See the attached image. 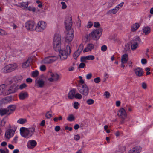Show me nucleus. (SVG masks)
Here are the masks:
<instances>
[{
    "mask_svg": "<svg viewBox=\"0 0 153 153\" xmlns=\"http://www.w3.org/2000/svg\"><path fill=\"white\" fill-rule=\"evenodd\" d=\"M66 33V42L68 43L64 50L61 49V37L59 33L57 32L55 34L53 40V48L56 51H59V57L62 60L67 59L70 54L71 44L70 42L72 41L74 37L73 29H67Z\"/></svg>",
    "mask_w": 153,
    "mask_h": 153,
    "instance_id": "nucleus-1",
    "label": "nucleus"
},
{
    "mask_svg": "<svg viewBox=\"0 0 153 153\" xmlns=\"http://www.w3.org/2000/svg\"><path fill=\"white\" fill-rule=\"evenodd\" d=\"M77 87V89L81 94L85 96L88 95L89 92V89L85 84L83 85H78Z\"/></svg>",
    "mask_w": 153,
    "mask_h": 153,
    "instance_id": "nucleus-2",
    "label": "nucleus"
},
{
    "mask_svg": "<svg viewBox=\"0 0 153 153\" xmlns=\"http://www.w3.org/2000/svg\"><path fill=\"white\" fill-rule=\"evenodd\" d=\"M101 29H94L91 33L89 34L90 36L95 40L98 39L102 34Z\"/></svg>",
    "mask_w": 153,
    "mask_h": 153,
    "instance_id": "nucleus-3",
    "label": "nucleus"
},
{
    "mask_svg": "<svg viewBox=\"0 0 153 153\" xmlns=\"http://www.w3.org/2000/svg\"><path fill=\"white\" fill-rule=\"evenodd\" d=\"M64 24L66 29L72 28L73 21L71 16L68 15L65 17Z\"/></svg>",
    "mask_w": 153,
    "mask_h": 153,
    "instance_id": "nucleus-4",
    "label": "nucleus"
},
{
    "mask_svg": "<svg viewBox=\"0 0 153 153\" xmlns=\"http://www.w3.org/2000/svg\"><path fill=\"white\" fill-rule=\"evenodd\" d=\"M17 67V65L16 64H9L5 66L2 70L4 73L10 72L15 70Z\"/></svg>",
    "mask_w": 153,
    "mask_h": 153,
    "instance_id": "nucleus-5",
    "label": "nucleus"
},
{
    "mask_svg": "<svg viewBox=\"0 0 153 153\" xmlns=\"http://www.w3.org/2000/svg\"><path fill=\"white\" fill-rule=\"evenodd\" d=\"M48 74L51 77L48 79V80L50 82L57 81L59 79V76L58 74L56 73H53L51 71H49Z\"/></svg>",
    "mask_w": 153,
    "mask_h": 153,
    "instance_id": "nucleus-6",
    "label": "nucleus"
},
{
    "mask_svg": "<svg viewBox=\"0 0 153 153\" xmlns=\"http://www.w3.org/2000/svg\"><path fill=\"white\" fill-rule=\"evenodd\" d=\"M33 57H30L28 58L27 60L22 64V67L23 68H25L29 67L31 65V62L32 61Z\"/></svg>",
    "mask_w": 153,
    "mask_h": 153,
    "instance_id": "nucleus-7",
    "label": "nucleus"
},
{
    "mask_svg": "<svg viewBox=\"0 0 153 153\" xmlns=\"http://www.w3.org/2000/svg\"><path fill=\"white\" fill-rule=\"evenodd\" d=\"M37 142L35 140H30L28 141L27 143V146L28 148L31 149L36 146Z\"/></svg>",
    "mask_w": 153,
    "mask_h": 153,
    "instance_id": "nucleus-8",
    "label": "nucleus"
},
{
    "mask_svg": "<svg viewBox=\"0 0 153 153\" xmlns=\"http://www.w3.org/2000/svg\"><path fill=\"white\" fill-rule=\"evenodd\" d=\"M35 25V23L33 21H28L25 24V27L28 29H33Z\"/></svg>",
    "mask_w": 153,
    "mask_h": 153,
    "instance_id": "nucleus-9",
    "label": "nucleus"
},
{
    "mask_svg": "<svg viewBox=\"0 0 153 153\" xmlns=\"http://www.w3.org/2000/svg\"><path fill=\"white\" fill-rule=\"evenodd\" d=\"M45 85V81L42 79L39 78L36 80L35 85L38 88H42Z\"/></svg>",
    "mask_w": 153,
    "mask_h": 153,
    "instance_id": "nucleus-10",
    "label": "nucleus"
},
{
    "mask_svg": "<svg viewBox=\"0 0 153 153\" xmlns=\"http://www.w3.org/2000/svg\"><path fill=\"white\" fill-rule=\"evenodd\" d=\"M118 115L123 119H124L127 116V114L125 110L123 108H121L117 114Z\"/></svg>",
    "mask_w": 153,
    "mask_h": 153,
    "instance_id": "nucleus-11",
    "label": "nucleus"
},
{
    "mask_svg": "<svg viewBox=\"0 0 153 153\" xmlns=\"http://www.w3.org/2000/svg\"><path fill=\"white\" fill-rule=\"evenodd\" d=\"M18 90V85H12L8 90L9 94H11L15 92Z\"/></svg>",
    "mask_w": 153,
    "mask_h": 153,
    "instance_id": "nucleus-12",
    "label": "nucleus"
},
{
    "mask_svg": "<svg viewBox=\"0 0 153 153\" xmlns=\"http://www.w3.org/2000/svg\"><path fill=\"white\" fill-rule=\"evenodd\" d=\"M142 148L139 146H136L131 149L128 153H139L141 151Z\"/></svg>",
    "mask_w": 153,
    "mask_h": 153,
    "instance_id": "nucleus-13",
    "label": "nucleus"
},
{
    "mask_svg": "<svg viewBox=\"0 0 153 153\" xmlns=\"http://www.w3.org/2000/svg\"><path fill=\"white\" fill-rule=\"evenodd\" d=\"M28 94L27 92L22 91L19 94V97L21 100H24L28 98Z\"/></svg>",
    "mask_w": 153,
    "mask_h": 153,
    "instance_id": "nucleus-14",
    "label": "nucleus"
},
{
    "mask_svg": "<svg viewBox=\"0 0 153 153\" xmlns=\"http://www.w3.org/2000/svg\"><path fill=\"white\" fill-rule=\"evenodd\" d=\"M15 131L12 129H10L6 131L5 134L6 137L7 138H10L13 136Z\"/></svg>",
    "mask_w": 153,
    "mask_h": 153,
    "instance_id": "nucleus-15",
    "label": "nucleus"
},
{
    "mask_svg": "<svg viewBox=\"0 0 153 153\" xmlns=\"http://www.w3.org/2000/svg\"><path fill=\"white\" fill-rule=\"evenodd\" d=\"M94 45L92 43H89L88 44L87 46L84 50V52H88L91 51L94 49Z\"/></svg>",
    "mask_w": 153,
    "mask_h": 153,
    "instance_id": "nucleus-16",
    "label": "nucleus"
},
{
    "mask_svg": "<svg viewBox=\"0 0 153 153\" xmlns=\"http://www.w3.org/2000/svg\"><path fill=\"white\" fill-rule=\"evenodd\" d=\"M46 25L45 22L43 21H40L38 23L35 29L36 28L44 29L46 27Z\"/></svg>",
    "mask_w": 153,
    "mask_h": 153,
    "instance_id": "nucleus-17",
    "label": "nucleus"
},
{
    "mask_svg": "<svg viewBox=\"0 0 153 153\" xmlns=\"http://www.w3.org/2000/svg\"><path fill=\"white\" fill-rule=\"evenodd\" d=\"M54 61L52 58L48 57L45 58L43 60V62L45 64H50L53 62Z\"/></svg>",
    "mask_w": 153,
    "mask_h": 153,
    "instance_id": "nucleus-18",
    "label": "nucleus"
},
{
    "mask_svg": "<svg viewBox=\"0 0 153 153\" xmlns=\"http://www.w3.org/2000/svg\"><path fill=\"white\" fill-rule=\"evenodd\" d=\"M10 114V113L8 109H0V115L2 116L4 115H8Z\"/></svg>",
    "mask_w": 153,
    "mask_h": 153,
    "instance_id": "nucleus-19",
    "label": "nucleus"
},
{
    "mask_svg": "<svg viewBox=\"0 0 153 153\" xmlns=\"http://www.w3.org/2000/svg\"><path fill=\"white\" fill-rule=\"evenodd\" d=\"M136 74L138 76H141L143 75V71L142 68H137L135 70Z\"/></svg>",
    "mask_w": 153,
    "mask_h": 153,
    "instance_id": "nucleus-20",
    "label": "nucleus"
},
{
    "mask_svg": "<svg viewBox=\"0 0 153 153\" xmlns=\"http://www.w3.org/2000/svg\"><path fill=\"white\" fill-rule=\"evenodd\" d=\"M75 95V90L73 89L71 90L68 94V98L70 99H73L74 98Z\"/></svg>",
    "mask_w": 153,
    "mask_h": 153,
    "instance_id": "nucleus-21",
    "label": "nucleus"
},
{
    "mask_svg": "<svg viewBox=\"0 0 153 153\" xmlns=\"http://www.w3.org/2000/svg\"><path fill=\"white\" fill-rule=\"evenodd\" d=\"M128 59L127 54H125L122 56L121 62L123 63H126Z\"/></svg>",
    "mask_w": 153,
    "mask_h": 153,
    "instance_id": "nucleus-22",
    "label": "nucleus"
},
{
    "mask_svg": "<svg viewBox=\"0 0 153 153\" xmlns=\"http://www.w3.org/2000/svg\"><path fill=\"white\" fill-rule=\"evenodd\" d=\"M31 134H30V132L27 129V128H26V131H25V132L24 134H22V136L25 138H27L32 136Z\"/></svg>",
    "mask_w": 153,
    "mask_h": 153,
    "instance_id": "nucleus-23",
    "label": "nucleus"
},
{
    "mask_svg": "<svg viewBox=\"0 0 153 153\" xmlns=\"http://www.w3.org/2000/svg\"><path fill=\"white\" fill-rule=\"evenodd\" d=\"M16 108V106L14 105H10L7 108L8 109L10 114L12 113L15 109Z\"/></svg>",
    "mask_w": 153,
    "mask_h": 153,
    "instance_id": "nucleus-24",
    "label": "nucleus"
},
{
    "mask_svg": "<svg viewBox=\"0 0 153 153\" xmlns=\"http://www.w3.org/2000/svg\"><path fill=\"white\" fill-rule=\"evenodd\" d=\"M19 4L20 5L19 6V7L22 8L23 9H24L26 10L27 7L28 5V2H22L19 3ZM16 6H17L16 5Z\"/></svg>",
    "mask_w": 153,
    "mask_h": 153,
    "instance_id": "nucleus-25",
    "label": "nucleus"
},
{
    "mask_svg": "<svg viewBox=\"0 0 153 153\" xmlns=\"http://www.w3.org/2000/svg\"><path fill=\"white\" fill-rule=\"evenodd\" d=\"M118 11V10L115 8L108 10L106 14L108 15H110L111 13L114 14H115Z\"/></svg>",
    "mask_w": 153,
    "mask_h": 153,
    "instance_id": "nucleus-26",
    "label": "nucleus"
},
{
    "mask_svg": "<svg viewBox=\"0 0 153 153\" xmlns=\"http://www.w3.org/2000/svg\"><path fill=\"white\" fill-rule=\"evenodd\" d=\"M27 121V119L25 118H20L17 121L18 123L23 124L26 123Z\"/></svg>",
    "mask_w": 153,
    "mask_h": 153,
    "instance_id": "nucleus-27",
    "label": "nucleus"
},
{
    "mask_svg": "<svg viewBox=\"0 0 153 153\" xmlns=\"http://www.w3.org/2000/svg\"><path fill=\"white\" fill-rule=\"evenodd\" d=\"M5 86L3 84L0 85V95L2 94L5 90Z\"/></svg>",
    "mask_w": 153,
    "mask_h": 153,
    "instance_id": "nucleus-28",
    "label": "nucleus"
},
{
    "mask_svg": "<svg viewBox=\"0 0 153 153\" xmlns=\"http://www.w3.org/2000/svg\"><path fill=\"white\" fill-rule=\"evenodd\" d=\"M27 129L30 132V134H31V135L32 136L35 132V128L33 126L31 127L27 128Z\"/></svg>",
    "mask_w": 153,
    "mask_h": 153,
    "instance_id": "nucleus-29",
    "label": "nucleus"
},
{
    "mask_svg": "<svg viewBox=\"0 0 153 153\" xmlns=\"http://www.w3.org/2000/svg\"><path fill=\"white\" fill-rule=\"evenodd\" d=\"M80 53H79L77 51H75L74 54L73 55L74 58L75 60H76L77 58L79 56Z\"/></svg>",
    "mask_w": 153,
    "mask_h": 153,
    "instance_id": "nucleus-30",
    "label": "nucleus"
},
{
    "mask_svg": "<svg viewBox=\"0 0 153 153\" xmlns=\"http://www.w3.org/2000/svg\"><path fill=\"white\" fill-rule=\"evenodd\" d=\"M74 117L72 114H70L69 115L67 118V120L71 122L73 121L74 119Z\"/></svg>",
    "mask_w": 153,
    "mask_h": 153,
    "instance_id": "nucleus-31",
    "label": "nucleus"
},
{
    "mask_svg": "<svg viewBox=\"0 0 153 153\" xmlns=\"http://www.w3.org/2000/svg\"><path fill=\"white\" fill-rule=\"evenodd\" d=\"M138 45L137 42H135L131 44V49L134 50H135L138 47Z\"/></svg>",
    "mask_w": 153,
    "mask_h": 153,
    "instance_id": "nucleus-32",
    "label": "nucleus"
},
{
    "mask_svg": "<svg viewBox=\"0 0 153 153\" xmlns=\"http://www.w3.org/2000/svg\"><path fill=\"white\" fill-rule=\"evenodd\" d=\"M86 102L88 105H91L94 103V101L92 99H89L87 100Z\"/></svg>",
    "mask_w": 153,
    "mask_h": 153,
    "instance_id": "nucleus-33",
    "label": "nucleus"
},
{
    "mask_svg": "<svg viewBox=\"0 0 153 153\" xmlns=\"http://www.w3.org/2000/svg\"><path fill=\"white\" fill-rule=\"evenodd\" d=\"M81 25V22L79 18H78V20L77 21L76 24L75 25V28H79L80 27Z\"/></svg>",
    "mask_w": 153,
    "mask_h": 153,
    "instance_id": "nucleus-34",
    "label": "nucleus"
},
{
    "mask_svg": "<svg viewBox=\"0 0 153 153\" xmlns=\"http://www.w3.org/2000/svg\"><path fill=\"white\" fill-rule=\"evenodd\" d=\"M27 85L25 83H22L19 86L18 85V89H20V90H22L24 88H25L26 87Z\"/></svg>",
    "mask_w": 153,
    "mask_h": 153,
    "instance_id": "nucleus-35",
    "label": "nucleus"
},
{
    "mask_svg": "<svg viewBox=\"0 0 153 153\" xmlns=\"http://www.w3.org/2000/svg\"><path fill=\"white\" fill-rule=\"evenodd\" d=\"M140 25V24L136 23L132 25L131 29H138Z\"/></svg>",
    "mask_w": 153,
    "mask_h": 153,
    "instance_id": "nucleus-36",
    "label": "nucleus"
},
{
    "mask_svg": "<svg viewBox=\"0 0 153 153\" xmlns=\"http://www.w3.org/2000/svg\"><path fill=\"white\" fill-rule=\"evenodd\" d=\"M87 60H93L94 59V56L93 55H88L85 57Z\"/></svg>",
    "mask_w": 153,
    "mask_h": 153,
    "instance_id": "nucleus-37",
    "label": "nucleus"
},
{
    "mask_svg": "<svg viewBox=\"0 0 153 153\" xmlns=\"http://www.w3.org/2000/svg\"><path fill=\"white\" fill-rule=\"evenodd\" d=\"M36 10V8L35 7L29 6L28 7H27L26 10L34 12Z\"/></svg>",
    "mask_w": 153,
    "mask_h": 153,
    "instance_id": "nucleus-38",
    "label": "nucleus"
},
{
    "mask_svg": "<svg viewBox=\"0 0 153 153\" xmlns=\"http://www.w3.org/2000/svg\"><path fill=\"white\" fill-rule=\"evenodd\" d=\"M26 128L24 127H22L20 129V132L21 135L22 136V135L24 134L26 131Z\"/></svg>",
    "mask_w": 153,
    "mask_h": 153,
    "instance_id": "nucleus-39",
    "label": "nucleus"
},
{
    "mask_svg": "<svg viewBox=\"0 0 153 153\" xmlns=\"http://www.w3.org/2000/svg\"><path fill=\"white\" fill-rule=\"evenodd\" d=\"M84 48V46L83 44H81L79 47L77 51H79V53H81L82 52Z\"/></svg>",
    "mask_w": 153,
    "mask_h": 153,
    "instance_id": "nucleus-40",
    "label": "nucleus"
},
{
    "mask_svg": "<svg viewBox=\"0 0 153 153\" xmlns=\"http://www.w3.org/2000/svg\"><path fill=\"white\" fill-rule=\"evenodd\" d=\"M94 26L96 28H99L100 27V25L98 22H94Z\"/></svg>",
    "mask_w": 153,
    "mask_h": 153,
    "instance_id": "nucleus-41",
    "label": "nucleus"
},
{
    "mask_svg": "<svg viewBox=\"0 0 153 153\" xmlns=\"http://www.w3.org/2000/svg\"><path fill=\"white\" fill-rule=\"evenodd\" d=\"M32 76L34 77L37 76L39 75V71L37 70L33 71L32 73Z\"/></svg>",
    "mask_w": 153,
    "mask_h": 153,
    "instance_id": "nucleus-42",
    "label": "nucleus"
},
{
    "mask_svg": "<svg viewBox=\"0 0 153 153\" xmlns=\"http://www.w3.org/2000/svg\"><path fill=\"white\" fill-rule=\"evenodd\" d=\"M75 98L79 99H80L82 98V96L80 94L77 93L75 94Z\"/></svg>",
    "mask_w": 153,
    "mask_h": 153,
    "instance_id": "nucleus-43",
    "label": "nucleus"
},
{
    "mask_svg": "<svg viewBox=\"0 0 153 153\" xmlns=\"http://www.w3.org/2000/svg\"><path fill=\"white\" fill-rule=\"evenodd\" d=\"M142 30L146 35L149 34L151 32L150 29H142Z\"/></svg>",
    "mask_w": 153,
    "mask_h": 153,
    "instance_id": "nucleus-44",
    "label": "nucleus"
},
{
    "mask_svg": "<svg viewBox=\"0 0 153 153\" xmlns=\"http://www.w3.org/2000/svg\"><path fill=\"white\" fill-rule=\"evenodd\" d=\"M93 25V23L92 22L89 21L88 22L86 27L88 28H91Z\"/></svg>",
    "mask_w": 153,
    "mask_h": 153,
    "instance_id": "nucleus-45",
    "label": "nucleus"
},
{
    "mask_svg": "<svg viewBox=\"0 0 153 153\" xmlns=\"http://www.w3.org/2000/svg\"><path fill=\"white\" fill-rule=\"evenodd\" d=\"M107 48V46L106 45H103L101 47V50L103 52H105L106 51Z\"/></svg>",
    "mask_w": 153,
    "mask_h": 153,
    "instance_id": "nucleus-46",
    "label": "nucleus"
},
{
    "mask_svg": "<svg viewBox=\"0 0 153 153\" xmlns=\"http://www.w3.org/2000/svg\"><path fill=\"white\" fill-rule=\"evenodd\" d=\"M79 105V104L78 102H74L73 105L74 108L76 109H77L78 108Z\"/></svg>",
    "mask_w": 153,
    "mask_h": 153,
    "instance_id": "nucleus-47",
    "label": "nucleus"
},
{
    "mask_svg": "<svg viewBox=\"0 0 153 153\" xmlns=\"http://www.w3.org/2000/svg\"><path fill=\"white\" fill-rule=\"evenodd\" d=\"M94 81L95 83H98L101 80L99 77H97L94 78Z\"/></svg>",
    "mask_w": 153,
    "mask_h": 153,
    "instance_id": "nucleus-48",
    "label": "nucleus"
},
{
    "mask_svg": "<svg viewBox=\"0 0 153 153\" xmlns=\"http://www.w3.org/2000/svg\"><path fill=\"white\" fill-rule=\"evenodd\" d=\"M61 4L62 5L61 8L62 9H65L67 8V6L64 2H62Z\"/></svg>",
    "mask_w": 153,
    "mask_h": 153,
    "instance_id": "nucleus-49",
    "label": "nucleus"
},
{
    "mask_svg": "<svg viewBox=\"0 0 153 153\" xmlns=\"http://www.w3.org/2000/svg\"><path fill=\"white\" fill-rule=\"evenodd\" d=\"M7 34V32L4 29H0V35H3Z\"/></svg>",
    "mask_w": 153,
    "mask_h": 153,
    "instance_id": "nucleus-50",
    "label": "nucleus"
},
{
    "mask_svg": "<svg viewBox=\"0 0 153 153\" xmlns=\"http://www.w3.org/2000/svg\"><path fill=\"white\" fill-rule=\"evenodd\" d=\"M52 116V114L49 113V112H47L45 114V117L48 119L50 118Z\"/></svg>",
    "mask_w": 153,
    "mask_h": 153,
    "instance_id": "nucleus-51",
    "label": "nucleus"
},
{
    "mask_svg": "<svg viewBox=\"0 0 153 153\" xmlns=\"http://www.w3.org/2000/svg\"><path fill=\"white\" fill-rule=\"evenodd\" d=\"M40 69L42 71H44L46 69V67L44 65H42L40 66Z\"/></svg>",
    "mask_w": 153,
    "mask_h": 153,
    "instance_id": "nucleus-52",
    "label": "nucleus"
},
{
    "mask_svg": "<svg viewBox=\"0 0 153 153\" xmlns=\"http://www.w3.org/2000/svg\"><path fill=\"white\" fill-rule=\"evenodd\" d=\"M104 95L105 96L106 98H108L110 96V94L108 91H105L104 93Z\"/></svg>",
    "mask_w": 153,
    "mask_h": 153,
    "instance_id": "nucleus-53",
    "label": "nucleus"
},
{
    "mask_svg": "<svg viewBox=\"0 0 153 153\" xmlns=\"http://www.w3.org/2000/svg\"><path fill=\"white\" fill-rule=\"evenodd\" d=\"M123 4L124 3L123 2L120 3L116 7V8L118 10L119 8L123 6Z\"/></svg>",
    "mask_w": 153,
    "mask_h": 153,
    "instance_id": "nucleus-54",
    "label": "nucleus"
},
{
    "mask_svg": "<svg viewBox=\"0 0 153 153\" xmlns=\"http://www.w3.org/2000/svg\"><path fill=\"white\" fill-rule=\"evenodd\" d=\"M92 75L91 73L87 74L86 75V78L87 79H90L92 77Z\"/></svg>",
    "mask_w": 153,
    "mask_h": 153,
    "instance_id": "nucleus-55",
    "label": "nucleus"
},
{
    "mask_svg": "<svg viewBox=\"0 0 153 153\" xmlns=\"http://www.w3.org/2000/svg\"><path fill=\"white\" fill-rule=\"evenodd\" d=\"M85 65V63L82 62L79 65V68H83L84 67Z\"/></svg>",
    "mask_w": 153,
    "mask_h": 153,
    "instance_id": "nucleus-56",
    "label": "nucleus"
},
{
    "mask_svg": "<svg viewBox=\"0 0 153 153\" xmlns=\"http://www.w3.org/2000/svg\"><path fill=\"white\" fill-rule=\"evenodd\" d=\"M80 138V137L79 135H75L74 137V139L75 140H78Z\"/></svg>",
    "mask_w": 153,
    "mask_h": 153,
    "instance_id": "nucleus-57",
    "label": "nucleus"
},
{
    "mask_svg": "<svg viewBox=\"0 0 153 153\" xmlns=\"http://www.w3.org/2000/svg\"><path fill=\"white\" fill-rule=\"evenodd\" d=\"M141 63L143 64H145L147 63V60L145 59H142L141 60Z\"/></svg>",
    "mask_w": 153,
    "mask_h": 153,
    "instance_id": "nucleus-58",
    "label": "nucleus"
},
{
    "mask_svg": "<svg viewBox=\"0 0 153 153\" xmlns=\"http://www.w3.org/2000/svg\"><path fill=\"white\" fill-rule=\"evenodd\" d=\"M142 86L143 89H146L147 88L146 84L145 82H143L142 84Z\"/></svg>",
    "mask_w": 153,
    "mask_h": 153,
    "instance_id": "nucleus-59",
    "label": "nucleus"
},
{
    "mask_svg": "<svg viewBox=\"0 0 153 153\" xmlns=\"http://www.w3.org/2000/svg\"><path fill=\"white\" fill-rule=\"evenodd\" d=\"M60 129V128L59 126H56L55 128V130L56 132L59 131Z\"/></svg>",
    "mask_w": 153,
    "mask_h": 153,
    "instance_id": "nucleus-60",
    "label": "nucleus"
},
{
    "mask_svg": "<svg viewBox=\"0 0 153 153\" xmlns=\"http://www.w3.org/2000/svg\"><path fill=\"white\" fill-rule=\"evenodd\" d=\"M79 125L78 124H76L74 126V128L75 130H77V129H78L79 128Z\"/></svg>",
    "mask_w": 153,
    "mask_h": 153,
    "instance_id": "nucleus-61",
    "label": "nucleus"
},
{
    "mask_svg": "<svg viewBox=\"0 0 153 153\" xmlns=\"http://www.w3.org/2000/svg\"><path fill=\"white\" fill-rule=\"evenodd\" d=\"M45 124V120H42L40 123V125L42 126H44Z\"/></svg>",
    "mask_w": 153,
    "mask_h": 153,
    "instance_id": "nucleus-62",
    "label": "nucleus"
},
{
    "mask_svg": "<svg viewBox=\"0 0 153 153\" xmlns=\"http://www.w3.org/2000/svg\"><path fill=\"white\" fill-rule=\"evenodd\" d=\"M26 82H27L30 83V82H32V80L31 78H27L26 79Z\"/></svg>",
    "mask_w": 153,
    "mask_h": 153,
    "instance_id": "nucleus-63",
    "label": "nucleus"
},
{
    "mask_svg": "<svg viewBox=\"0 0 153 153\" xmlns=\"http://www.w3.org/2000/svg\"><path fill=\"white\" fill-rule=\"evenodd\" d=\"M7 145V143L6 142H3L1 143V146H4Z\"/></svg>",
    "mask_w": 153,
    "mask_h": 153,
    "instance_id": "nucleus-64",
    "label": "nucleus"
}]
</instances>
